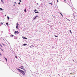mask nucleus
<instances>
[{"instance_id": "obj_24", "label": "nucleus", "mask_w": 77, "mask_h": 77, "mask_svg": "<svg viewBox=\"0 0 77 77\" xmlns=\"http://www.w3.org/2000/svg\"><path fill=\"white\" fill-rule=\"evenodd\" d=\"M36 9H35V10H34V11H35V12H36Z\"/></svg>"}, {"instance_id": "obj_13", "label": "nucleus", "mask_w": 77, "mask_h": 77, "mask_svg": "<svg viewBox=\"0 0 77 77\" xmlns=\"http://www.w3.org/2000/svg\"><path fill=\"white\" fill-rule=\"evenodd\" d=\"M36 13H39V12L37 11V12H35V14H36Z\"/></svg>"}, {"instance_id": "obj_2", "label": "nucleus", "mask_w": 77, "mask_h": 77, "mask_svg": "<svg viewBox=\"0 0 77 77\" xmlns=\"http://www.w3.org/2000/svg\"><path fill=\"white\" fill-rule=\"evenodd\" d=\"M16 33H17V34H18V33H19V32H18V31H15L14 32V34H16Z\"/></svg>"}, {"instance_id": "obj_26", "label": "nucleus", "mask_w": 77, "mask_h": 77, "mask_svg": "<svg viewBox=\"0 0 77 77\" xmlns=\"http://www.w3.org/2000/svg\"><path fill=\"white\" fill-rule=\"evenodd\" d=\"M54 36H55V37H58V36H57L56 35H55Z\"/></svg>"}, {"instance_id": "obj_15", "label": "nucleus", "mask_w": 77, "mask_h": 77, "mask_svg": "<svg viewBox=\"0 0 77 77\" xmlns=\"http://www.w3.org/2000/svg\"><path fill=\"white\" fill-rule=\"evenodd\" d=\"M0 10H1V11H3V9H2V8H0Z\"/></svg>"}, {"instance_id": "obj_37", "label": "nucleus", "mask_w": 77, "mask_h": 77, "mask_svg": "<svg viewBox=\"0 0 77 77\" xmlns=\"http://www.w3.org/2000/svg\"><path fill=\"white\" fill-rule=\"evenodd\" d=\"M65 2H66V0H64Z\"/></svg>"}, {"instance_id": "obj_33", "label": "nucleus", "mask_w": 77, "mask_h": 77, "mask_svg": "<svg viewBox=\"0 0 77 77\" xmlns=\"http://www.w3.org/2000/svg\"><path fill=\"white\" fill-rule=\"evenodd\" d=\"M37 5H38L39 4H38V3H37Z\"/></svg>"}, {"instance_id": "obj_17", "label": "nucleus", "mask_w": 77, "mask_h": 77, "mask_svg": "<svg viewBox=\"0 0 77 77\" xmlns=\"http://www.w3.org/2000/svg\"><path fill=\"white\" fill-rule=\"evenodd\" d=\"M18 25H19V24H18V23H17V26H18Z\"/></svg>"}, {"instance_id": "obj_21", "label": "nucleus", "mask_w": 77, "mask_h": 77, "mask_svg": "<svg viewBox=\"0 0 77 77\" xmlns=\"http://www.w3.org/2000/svg\"><path fill=\"white\" fill-rule=\"evenodd\" d=\"M20 67H21V68H24V66H21Z\"/></svg>"}, {"instance_id": "obj_38", "label": "nucleus", "mask_w": 77, "mask_h": 77, "mask_svg": "<svg viewBox=\"0 0 77 77\" xmlns=\"http://www.w3.org/2000/svg\"><path fill=\"white\" fill-rule=\"evenodd\" d=\"M73 75H74V74H72Z\"/></svg>"}, {"instance_id": "obj_34", "label": "nucleus", "mask_w": 77, "mask_h": 77, "mask_svg": "<svg viewBox=\"0 0 77 77\" xmlns=\"http://www.w3.org/2000/svg\"><path fill=\"white\" fill-rule=\"evenodd\" d=\"M14 3L16 4H17V3H16V2H14Z\"/></svg>"}, {"instance_id": "obj_32", "label": "nucleus", "mask_w": 77, "mask_h": 77, "mask_svg": "<svg viewBox=\"0 0 77 77\" xmlns=\"http://www.w3.org/2000/svg\"><path fill=\"white\" fill-rule=\"evenodd\" d=\"M70 74L71 75L72 74V73H70Z\"/></svg>"}, {"instance_id": "obj_14", "label": "nucleus", "mask_w": 77, "mask_h": 77, "mask_svg": "<svg viewBox=\"0 0 77 77\" xmlns=\"http://www.w3.org/2000/svg\"><path fill=\"white\" fill-rule=\"evenodd\" d=\"M6 24L7 25V26H8L9 24H8V23H6Z\"/></svg>"}, {"instance_id": "obj_12", "label": "nucleus", "mask_w": 77, "mask_h": 77, "mask_svg": "<svg viewBox=\"0 0 77 77\" xmlns=\"http://www.w3.org/2000/svg\"><path fill=\"white\" fill-rule=\"evenodd\" d=\"M5 59L6 61V62H7V61H8V60L7 59V58H5Z\"/></svg>"}, {"instance_id": "obj_23", "label": "nucleus", "mask_w": 77, "mask_h": 77, "mask_svg": "<svg viewBox=\"0 0 77 77\" xmlns=\"http://www.w3.org/2000/svg\"><path fill=\"white\" fill-rule=\"evenodd\" d=\"M21 3H20V2H19V3H18V5H20V4Z\"/></svg>"}, {"instance_id": "obj_7", "label": "nucleus", "mask_w": 77, "mask_h": 77, "mask_svg": "<svg viewBox=\"0 0 77 77\" xmlns=\"http://www.w3.org/2000/svg\"><path fill=\"white\" fill-rule=\"evenodd\" d=\"M24 11L25 12H26L27 11H26V9H25Z\"/></svg>"}, {"instance_id": "obj_5", "label": "nucleus", "mask_w": 77, "mask_h": 77, "mask_svg": "<svg viewBox=\"0 0 77 77\" xmlns=\"http://www.w3.org/2000/svg\"><path fill=\"white\" fill-rule=\"evenodd\" d=\"M10 36H11V37H13V36H14V35L11 34L10 35Z\"/></svg>"}, {"instance_id": "obj_41", "label": "nucleus", "mask_w": 77, "mask_h": 77, "mask_svg": "<svg viewBox=\"0 0 77 77\" xmlns=\"http://www.w3.org/2000/svg\"><path fill=\"white\" fill-rule=\"evenodd\" d=\"M2 50L3 51V49H2Z\"/></svg>"}, {"instance_id": "obj_8", "label": "nucleus", "mask_w": 77, "mask_h": 77, "mask_svg": "<svg viewBox=\"0 0 77 77\" xmlns=\"http://www.w3.org/2000/svg\"><path fill=\"white\" fill-rule=\"evenodd\" d=\"M7 18H8V20H9V16H8V17H7Z\"/></svg>"}, {"instance_id": "obj_4", "label": "nucleus", "mask_w": 77, "mask_h": 77, "mask_svg": "<svg viewBox=\"0 0 77 77\" xmlns=\"http://www.w3.org/2000/svg\"><path fill=\"white\" fill-rule=\"evenodd\" d=\"M22 38H23V39H27V38H26V37L24 38V37L23 36L22 37Z\"/></svg>"}, {"instance_id": "obj_28", "label": "nucleus", "mask_w": 77, "mask_h": 77, "mask_svg": "<svg viewBox=\"0 0 77 77\" xmlns=\"http://www.w3.org/2000/svg\"><path fill=\"white\" fill-rule=\"evenodd\" d=\"M0 46H1V47H2V45H1V44H0Z\"/></svg>"}, {"instance_id": "obj_20", "label": "nucleus", "mask_w": 77, "mask_h": 77, "mask_svg": "<svg viewBox=\"0 0 77 77\" xmlns=\"http://www.w3.org/2000/svg\"><path fill=\"white\" fill-rule=\"evenodd\" d=\"M49 4H50V5H51L52 6H53V4H52V3H49Z\"/></svg>"}, {"instance_id": "obj_27", "label": "nucleus", "mask_w": 77, "mask_h": 77, "mask_svg": "<svg viewBox=\"0 0 77 77\" xmlns=\"http://www.w3.org/2000/svg\"><path fill=\"white\" fill-rule=\"evenodd\" d=\"M0 56H2V55L1 53H0Z\"/></svg>"}, {"instance_id": "obj_18", "label": "nucleus", "mask_w": 77, "mask_h": 77, "mask_svg": "<svg viewBox=\"0 0 77 77\" xmlns=\"http://www.w3.org/2000/svg\"><path fill=\"white\" fill-rule=\"evenodd\" d=\"M75 16L74 15V17H73V18H74V19H75Z\"/></svg>"}, {"instance_id": "obj_29", "label": "nucleus", "mask_w": 77, "mask_h": 77, "mask_svg": "<svg viewBox=\"0 0 77 77\" xmlns=\"http://www.w3.org/2000/svg\"><path fill=\"white\" fill-rule=\"evenodd\" d=\"M19 2H21V0H19Z\"/></svg>"}, {"instance_id": "obj_10", "label": "nucleus", "mask_w": 77, "mask_h": 77, "mask_svg": "<svg viewBox=\"0 0 77 77\" xmlns=\"http://www.w3.org/2000/svg\"><path fill=\"white\" fill-rule=\"evenodd\" d=\"M23 45H24V46L27 45V44H23Z\"/></svg>"}, {"instance_id": "obj_11", "label": "nucleus", "mask_w": 77, "mask_h": 77, "mask_svg": "<svg viewBox=\"0 0 77 77\" xmlns=\"http://www.w3.org/2000/svg\"><path fill=\"white\" fill-rule=\"evenodd\" d=\"M18 26H16V28H17V29H18Z\"/></svg>"}, {"instance_id": "obj_25", "label": "nucleus", "mask_w": 77, "mask_h": 77, "mask_svg": "<svg viewBox=\"0 0 77 77\" xmlns=\"http://www.w3.org/2000/svg\"><path fill=\"white\" fill-rule=\"evenodd\" d=\"M16 59H17V56H15Z\"/></svg>"}, {"instance_id": "obj_39", "label": "nucleus", "mask_w": 77, "mask_h": 77, "mask_svg": "<svg viewBox=\"0 0 77 77\" xmlns=\"http://www.w3.org/2000/svg\"><path fill=\"white\" fill-rule=\"evenodd\" d=\"M30 48H32V47L30 46Z\"/></svg>"}, {"instance_id": "obj_35", "label": "nucleus", "mask_w": 77, "mask_h": 77, "mask_svg": "<svg viewBox=\"0 0 77 77\" xmlns=\"http://www.w3.org/2000/svg\"><path fill=\"white\" fill-rule=\"evenodd\" d=\"M57 2H58V0H57Z\"/></svg>"}, {"instance_id": "obj_1", "label": "nucleus", "mask_w": 77, "mask_h": 77, "mask_svg": "<svg viewBox=\"0 0 77 77\" xmlns=\"http://www.w3.org/2000/svg\"><path fill=\"white\" fill-rule=\"evenodd\" d=\"M17 69L18 71H19L21 73H22L23 74V75H24V74H25V73H24V71L22 70H21L18 68H17Z\"/></svg>"}, {"instance_id": "obj_16", "label": "nucleus", "mask_w": 77, "mask_h": 77, "mask_svg": "<svg viewBox=\"0 0 77 77\" xmlns=\"http://www.w3.org/2000/svg\"><path fill=\"white\" fill-rule=\"evenodd\" d=\"M60 14H61L62 17H63V15H62V13H60Z\"/></svg>"}, {"instance_id": "obj_31", "label": "nucleus", "mask_w": 77, "mask_h": 77, "mask_svg": "<svg viewBox=\"0 0 77 77\" xmlns=\"http://www.w3.org/2000/svg\"><path fill=\"white\" fill-rule=\"evenodd\" d=\"M32 47H34V46H33V45H32Z\"/></svg>"}, {"instance_id": "obj_9", "label": "nucleus", "mask_w": 77, "mask_h": 77, "mask_svg": "<svg viewBox=\"0 0 77 77\" xmlns=\"http://www.w3.org/2000/svg\"><path fill=\"white\" fill-rule=\"evenodd\" d=\"M69 32H70L71 34H72V32H71V30H70Z\"/></svg>"}, {"instance_id": "obj_30", "label": "nucleus", "mask_w": 77, "mask_h": 77, "mask_svg": "<svg viewBox=\"0 0 77 77\" xmlns=\"http://www.w3.org/2000/svg\"><path fill=\"white\" fill-rule=\"evenodd\" d=\"M2 45H5H5L3 44L2 43Z\"/></svg>"}, {"instance_id": "obj_36", "label": "nucleus", "mask_w": 77, "mask_h": 77, "mask_svg": "<svg viewBox=\"0 0 77 77\" xmlns=\"http://www.w3.org/2000/svg\"><path fill=\"white\" fill-rule=\"evenodd\" d=\"M14 6H15V5H14Z\"/></svg>"}, {"instance_id": "obj_22", "label": "nucleus", "mask_w": 77, "mask_h": 77, "mask_svg": "<svg viewBox=\"0 0 77 77\" xmlns=\"http://www.w3.org/2000/svg\"><path fill=\"white\" fill-rule=\"evenodd\" d=\"M1 1L2 2V3H3V0H1Z\"/></svg>"}, {"instance_id": "obj_19", "label": "nucleus", "mask_w": 77, "mask_h": 77, "mask_svg": "<svg viewBox=\"0 0 77 77\" xmlns=\"http://www.w3.org/2000/svg\"><path fill=\"white\" fill-rule=\"evenodd\" d=\"M3 23L2 22L1 23V24L2 25H3Z\"/></svg>"}, {"instance_id": "obj_6", "label": "nucleus", "mask_w": 77, "mask_h": 77, "mask_svg": "<svg viewBox=\"0 0 77 77\" xmlns=\"http://www.w3.org/2000/svg\"><path fill=\"white\" fill-rule=\"evenodd\" d=\"M19 68H20V69H23V70H25V69H24L22 68H21V67H19Z\"/></svg>"}, {"instance_id": "obj_3", "label": "nucleus", "mask_w": 77, "mask_h": 77, "mask_svg": "<svg viewBox=\"0 0 77 77\" xmlns=\"http://www.w3.org/2000/svg\"><path fill=\"white\" fill-rule=\"evenodd\" d=\"M38 17V15L36 16L35 17V18L33 19V20H35V19H36V17Z\"/></svg>"}, {"instance_id": "obj_40", "label": "nucleus", "mask_w": 77, "mask_h": 77, "mask_svg": "<svg viewBox=\"0 0 77 77\" xmlns=\"http://www.w3.org/2000/svg\"><path fill=\"white\" fill-rule=\"evenodd\" d=\"M73 62H74V60H73Z\"/></svg>"}]
</instances>
